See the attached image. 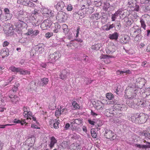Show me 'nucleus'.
<instances>
[{
    "label": "nucleus",
    "instance_id": "1",
    "mask_svg": "<svg viewBox=\"0 0 150 150\" xmlns=\"http://www.w3.org/2000/svg\"><path fill=\"white\" fill-rule=\"evenodd\" d=\"M139 91L135 85L128 86L126 89L125 93L126 96L129 99L135 98Z\"/></svg>",
    "mask_w": 150,
    "mask_h": 150
},
{
    "label": "nucleus",
    "instance_id": "2",
    "mask_svg": "<svg viewBox=\"0 0 150 150\" xmlns=\"http://www.w3.org/2000/svg\"><path fill=\"white\" fill-rule=\"evenodd\" d=\"M131 35L134 37L136 35H141V28L137 25H135L131 28L130 30Z\"/></svg>",
    "mask_w": 150,
    "mask_h": 150
},
{
    "label": "nucleus",
    "instance_id": "3",
    "mask_svg": "<svg viewBox=\"0 0 150 150\" xmlns=\"http://www.w3.org/2000/svg\"><path fill=\"white\" fill-rule=\"evenodd\" d=\"M61 56V54L58 51L52 54H50L48 57L49 62L53 63L58 59Z\"/></svg>",
    "mask_w": 150,
    "mask_h": 150
},
{
    "label": "nucleus",
    "instance_id": "4",
    "mask_svg": "<svg viewBox=\"0 0 150 150\" xmlns=\"http://www.w3.org/2000/svg\"><path fill=\"white\" fill-rule=\"evenodd\" d=\"M136 118L137 121V123L139 124L145 123L147 119L145 114L143 113H137L136 114Z\"/></svg>",
    "mask_w": 150,
    "mask_h": 150
},
{
    "label": "nucleus",
    "instance_id": "5",
    "mask_svg": "<svg viewBox=\"0 0 150 150\" xmlns=\"http://www.w3.org/2000/svg\"><path fill=\"white\" fill-rule=\"evenodd\" d=\"M53 23L52 22L48 19L44 21L40 25L41 28L43 30H46L50 28Z\"/></svg>",
    "mask_w": 150,
    "mask_h": 150
},
{
    "label": "nucleus",
    "instance_id": "6",
    "mask_svg": "<svg viewBox=\"0 0 150 150\" xmlns=\"http://www.w3.org/2000/svg\"><path fill=\"white\" fill-rule=\"evenodd\" d=\"M56 19L59 22H64L67 19V16L65 12L59 11L56 16Z\"/></svg>",
    "mask_w": 150,
    "mask_h": 150
},
{
    "label": "nucleus",
    "instance_id": "7",
    "mask_svg": "<svg viewBox=\"0 0 150 150\" xmlns=\"http://www.w3.org/2000/svg\"><path fill=\"white\" fill-rule=\"evenodd\" d=\"M145 80L143 78H138L136 79V83L138 86L137 88L138 91L140 93L141 91V89L145 85Z\"/></svg>",
    "mask_w": 150,
    "mask_h": 150
},
{
    "label": "nucleus",
    "instance_id": "8",
    "mask_svg": "<svg viewBox=\"0 0 150 150\" xmlns=\"http://www.w3.org/2000/svg\"><path fill=\"white\" fill-rule=\"evenodd\" d=\"M88 121L90 124L95 126L96 129H97V131H98V129H100V128H99V127H101L103 125L102 121L99 120L93 121L89 119L88 120Z\"/></svg>",
    "mask_w": 150,
    "mask_h": 150
},
{
    "label": "nucleus",
    "instance_id": "9",
    "mask_svg": "<svg viewBox=\"0 0 150 150\" xmlns=\"http://www.w3.org/2000/svg\"><path fill=\"white\" fill-rule=\"evenodd\" d=\"M54 7L57 10L59 11L64 10L66 8V4L64 2L62 1H59L57 4L54 6Z\"/></svg>",
    "mask_w": 150,
    "mask_h": 150
},
{
    "label": "nucleus",
    "instance_id": "10",
    "mask_svg": "<svg viewBox=\"0 0 150 150\" xmlns=\"http://www.w3.org/2000/svg\"><path fill=\"white\" fill-rule=\"evenodd\" d=\"M17 18L18 19V22L17 24L18 25L17 27H22L23 24H25L24 20V15L22 14H18V15L16 16Z\"/></svg>",
    "mask_w": 150,
    "mask_h": 150
},
{
    "label": "nucleus",
    "instance_id": "11",
    "mask_svg": "<svg viewBox=\"0 0 150 150\" xmlns=\"http://www.w3.org/2000/svg\"><path fill=\"white\" fill-rule=\"evenodd\" d=\"M70 74V72L68 70L65 69L62 70L59 75L60 78L62 80L66 79L67 77Z\"/></svg>",
    "mask_w": 150,
    "mask_h": 150
},
{
    "label": "nucleus",
    "instance_id": "12",
    "mask_svg": "<svg viewBox=\"0 0 150 150\" xmlns=\"http://www.w3.org/2000/svg\"><path fill=\"white\" fill-rule=\"evenodd\" d=\"M137 100L136 99H134V100H131L129 101V106L131 108L134 109H137L139 108V103H136L135 102Z\"/></svg>",
    "mask_w": 150,
    "mask_h": 150
},
{
    "label": "nucleus",
    "instance_id": "13",
    "mask_svg": "<svg viewBox=\"0 0 150 150\" xmlns=\"http://www.w3.org/2000/svg\"><path fill=\"white\" fill-rule=\"evenodd\" d=\"M50 140L48 145L50 149H52L54 147L55 144L57 143V141L54 136L50 137Z\"/></svg>",
    "mask_w": 150,
    "mask_h": 150
},
{
    "label": "nucleus",
    "instance_id": "14",
    "mask_svg": "<svg viewBox=\"0 0 150 150\" xmlns=\"http://www.w3.org/2000/svg\"><path fill=\"white\" fill-rule=\"evenodd\" d=\"M37 88V85L36 83L33 81H32L30 82L27 88L28 91H31L33 90H35Z\"/></svg>",
    "mask_w": 150,
    "mask_h": 150
},
{
    "label": "nucleus",
    "instance_id": "15",
    "mask_svg": "<svg viewBox=\"0 0 150 150\" xmlns=\"http://www.w3.org/2000/svg\"><path fill=\"white\" fill-rule=\"evenodd\" d=\"M113 134H114V133L110 129H106L104 134V136L106 138L110 139L112 135Z\"/></svg>",
    "mask_w": 150,
    "mask_h": 150
},
{
    "label": "nucleus",
    "instance_id": "16",
    "mask_svg": "<svg viewBox=\"0 0 150 150\" xmlns=\"http://www.w3.org/2000/svg\"><path fill=\"white\" fill-rule=\"evenodd\" d=\"M49 80L48 78H44L41 79L38 82V84L40 86H43L47 84Z\"/></svg>",
    "mask_w": 150,
    "mask_h": 150
},
{
    "label": "nucleus",
    "instance_id": "17",
    "mask_svg": "<svg viewBox=\"0 0 150 150\" xmlns=\"http://www.w3.org/2000/svg\"><path fill=\"white\" fill-rule=\"evenodd\" d=\"M59 120H57V121L55 120V121L54 122V120H50V126L52 127V125H51V124L53 123V127L54 128L57 129L59 127Z\"/></svg>",
    "mask_w": 150,
    "mask_h": 150
},
{
    "label": "nucleus",
    "instance_id": "18",
    "mask_svg": "<svg viewBox=\"0 0 150 150\" xmlns=\"http://www.w3.org/2000/svg\"><path fill=\"white\" fill-rule=\"evenodd\" d=\"M95 108L97 110H101L104 107V104L99 101H97L95 104Z\"/></svg>",
    "mask_w": 150,
    "mask_h": 150
},
{
    "label": "nucleus",
    "instance_id": "19",
    "mask_svg": "<svg viewBox=\"0 0 150 150\" xmlns=\"http://www.w3.org/2000/svg\"><path fill=\"white\" fill-rule=\"evenodd\" d=\"M124 21L125 22V23L126 27L131 26L134 22L133 20L129 18H125Z\"/></svg>",
    "mask_w": 150,
    "mask_h": 150
},
{
    "label": "nucleus",
    "instance_id": "20",
    "mask_svg": "<svg viewBox=\"0 0 150 150\" xmlns=\"http://www.w3.org/2000/svg\"><path fill=\"white\" fill-rule=\"evenodd\" d=\"M119 36V34L115 32L112 34H109L108 37L110 40H114L116 41L118 38Z\"/></svg>",
    "mask_w": 150,
    "mask_h": 150
},
{
    "label": "nucleus",
    "instance_id": "21",
    "mask_svg": "<svg viewBox=\"0 0 150 150\" xmlns=\"http://www.w3.org/2000/svg\"><path fill=\"white\" fill-rule=\"evenodd\" d=\"M101 13L102 16L101 17V22L103 24H104L107 21L108 18V15L107 14L104 13Z\"/></svg>",
    "mask_w": 150,
    "mask_h": 150
},
{
    "label": "nucleus",
    "instance_id": "22",
    "mask_svg": "<svg viewBox=\"0 0 150 150\" xmlns=\"http://www.w3.org/2000/svg\"><path fill=\"white\" fill-rule=\"evenodd\" d=\"M85 7V5H83L81 7V9L80 10L78 11V13L79 14V16L80 17V19L82 18L84 16L85 14V10H84V8L83 7Z\"/></svg>",
    "mask_w": 150,
    "mask_h": 150
},
{
    "label": "nucleus",
    "instance_id": "23",
    "mask_svg": "<svg viewBox=\"0 0 150 150\" xmlns=\"http://www.w3.org/2000/svg\"><path fill=\"white\" fill-rule=\"evenodd\" d=\"M9 97L10 98L11 101L13 103H16L19 100V98L16 96L10 95H9Z\"/></svg>",
    "mask_w": 150,
    "mask_h": 150
},
{
    "label": "nucleus",
    "instance_id": "24",
    "mask_svg": "<svg viewBox=\"0 0 150 150\" xmlns=\"http://www.w3.org/2000/svg\"><path fill=\"white\" fill-rule=\"evenodd\" d=\"M51 10L47 8H44L42 10V13L43 16L45 17H49V13H50Z\"/></svg>",
    "mask_w": 150,
    "mask_h": 150
},
{
    "label": "nucleus",
    "instance_id": "25",
    "mask_svg": "<svg viewBox=\"0 0 150 150\" xmlns=\"http://www.w3.org/2000/svg\"><path fill=\"white\" fill-rule=\"evenodd\" d=\"M8 49H4L1 50V56H2L3 58H4L6 57H7L9 53Z\"/></svg>",
    "mask_w": 150,
    "mask_h": 150
},
{
    "label": "nucleus",
    "instance_id": "26",
    "mask_svg": "<svg viewBox=\"0 0 150 150\" xmlns=\"http://www.w3.org/2000/svg\"><path fill=\"white\" fill-rule=\"evenodd\" d=\"M18 24H16L15 25L16 28H14L13 30V34H22V31L21 29V27H17Z\"/></svg>",
    "mask_w": 150,
    "mask_h": 150
},
{
    "label": "nucleus",
    "instance_id": "27",
    "mask_svg": "<svg viewBox=\"0 0 150 150\" xmlns=\"http://www.w3.org/2000/svg\"><path fill=\"white\" fill-rule=\"evenodd\" d=\"M120 11L118 10L115 12L114 14H112L111 15L112 21H115L117 17L118 16V15L120 14Z\"/></svg>",
    "mask_w": 150,
    "mask_h": 150
},
{
    "label": "nucleus",
    "instance_id": "28",
    "mask_svg": "<svg viewBox=\"0 0 150 150\" xmlns=\"http://www.w3.org/2000/svg\"><path fill=\"white\" fill-rule=\"evenodd\" d=\"M149 101L147 99H144L143 101H140L139 103V106L143 107L145 106L148 104Z\"/></svg>",
    "mask_w": 150,
    "mask_h": 150
},
{
    "label": "nucleus",
    "instance_id": "29",
    "mask_svg": "<svg viewBox=\"0 0 150 150\" xmlns=\"http://www.w3.org/2000/svg\"><path fill=\"white\" fill-rule=\"evenodd\" d=\"M102 47V44L101 43L97 44L92 45L91 48L93 50H98Z\"/></svg>",
    "mask_w": 150,
    "mask_h": 150
},
{
    "label": "nucleus",
    "instance_id": "30",
    "mask_svg": "<svg viewBox=\"0 0 150 150\" xmlns=\"http://www.w3.org/2000/svg\"><path fill=\"white\" fill-rule=\"evenodd\" d=\"M19 86V83L18 82H16L14 86L12 88V89L9 91L10 93H12V92H15L18 89V87Z\"/></svg>",
    "mask_w": 150,
    "mask_h": 150
},
{
    "label": "nucleus",
    "instance_id": "31",
    "mask_svg": "<svg viewBox=\"0 0 150 150\" xmlns=\"http://www.w3.org/2000/svg\"><path fill=\"white\" fill-rule=\"evenodd\" d=\"M84 10H85V13H86L87 14H91L94 12V11L93 8L92 7H90L87 8H84Z\"/></svg>",
    "mask_w": 150,
    "mask_h": 150
},
{
    "label": "nucleus",
    "instance_id": "32",
    "mask_svg": "<svg viewBox=\"0 0 150 150\" xmlns=\"http://www.w3.org/2000/svg\"><path fill=\"white\" fill-rule=\"evenodd\" d=\"M98 15L99 13H98L93 14L91 15V18L92 20H97L100 18V17Z\"/></svg>",
    "mask_w": 150,
    "mask_h": 150
},
{
    "label": "nucleus",
    "instance_id": "33",
    "mask_svg": "<svg viewBox=\"0 0 150 150\" xmlns=\"http://www.w3.org/2000/svg\"><path fill=\"white\" fill-rule=\"evenodd\" d=\"M18 72L20 74L22 75L29 74H30V72L29 71L20 68H19Z\"/></svg>",
    "mask_w": 150,
    "mask_h": 150
},
{
    "label": "nucleus",
    "instance_id": "34",
    "mask_svg": "<svg viewBox=\"0 0 150 150\" xmlns=\"http://www.w3.org/2000/svg\"><path fill=\"white\" fill-rule=\"evenodd\" d=\"M73 108V109L74 110L79 109L80 108V106L75 101H73L72 103Z\"/></svg>",
    "mask_w": 150,
    "mask_h": 150
},
{
    "label": "nucleus",
    "instance_id": "35",
    "mask_svg": "<svg viewBox=\"0 0 150 150\" xmlns=\"http://www.w3.org/2000/svg\"><path fill=\"white\" fill-rule=\"evenodd\" d=\"M125 106V105H124L122 104H120L119 103H118L117 104L114 105V107L115 108H116V109L119 110Z\"/></svg>",
    "mask_w": 150,
    "mask_h": 150
},
{
    "label": "nucleus",
    "instance_id": "36",
    "mask_svg": "<svg viewBox=\"0 0 150 150\" xmlns=\"http://www.w3.org/2000/svg\"><path fill=\"white\" fill-rule=\"evenodd\" d=\"M96 129V128H92L91 130V134L92 137L93 138H96V137L97 134L95 132Z\"/></svg>",
    "mask_w": 150,
    "mask_h": 150
},
{
    "label": "nucleus",
    "instance_id": "37",
    "mask_svg": "<svg viewBox=\"0 0 150 150\" xmlns=\"http://www.w3.org/2000/svg\"><path fill=\"white\" fill-rule=\"evenodd\" d=\"M9 69L13 72H18L19 68H17L13 66H12L10 67Z\"/></svg>",
    "mask_w": 150,
    "mask_h": 150
},
{
    "label": "nucleus",
    "instance_id": "38",
    "mask_svg": "<svg viewBox=\"0 0 150 150\" xmlns=\"http://www.w3.org/2000/svg\"><path fill=\"white\" fill-rule=\"evenodd\" d=\"M106 96L109 100H112L114 98V96L110 93H107L106 94Z\"/></svg>",
    "mask_w": 150,
    "mask_h": 150
},
{
    "label": "nucleus",
    "instance_id": "39",
    "mask_svg": "<svg viewBox=\"0 0 150 150\" xmlns=\"http://www.w3.org/2000/svg\"><path fill=\"white\" fill-rule=\"evenodd\" d=\"M15 28L13 27L12 25H11V26L8 27V29L7 28L6 30H7L8 33H12V34H13V30Z\"/></svg>",
    "mask_w": 150,
    "mask_h": 150
},
{
    "label": "nucleus",
    "instance_id": "40",
    "mask_svg": "<svg viewBox=\"0 0 150 150\" xmlns=\"http://www.w3.org/2000/svg\"><path fill=\"white\" fill-rule=\"evenodd\" d=\"M23 110L24 112L23 113V115L24 116H27L25 112H28L30 110L29 108L28 107H24L23 108Z\"/></svg>",
    "mask_w": 150,
    "mask_h": 150
},
{
    "label": "nucleus",
    "instance_id": "41",
    "mask_svg": "<svg viewBox=\"0 0 150 150\" xmlns=\"http://www.w3.org/2000/svg\"><path fill=\"white\" fill-rule=\"evenodd\" d=\"M129 70L124 71L118 70L117 71V74L118 75L121 74H123L124 73H129Z\"/></svg>",
    "mask_w": 150,
    "mask_h": 150
},
{
    "label": "nucleus",
    "instance_id": "42",
    "mask_svg": "<svg viewBox=\"0 0 150 150\" xmlns=\"http://www.w3.org/2000/svg\"><path fill=\"white\" fill-rule=\"evenodd\" d=\"M62 28L63 32L65 34L67 33L69 31L67 26L66 24H64L62 25Z\"/></svg>",
    "mask_w": 150,
    "mask_h": 150
},
{
    "label": "nucleus",
    "instance_id": "43",
    "mask_svg": "<svg viewBox=\"0 0 150 150\" xmlns=\"http://www.w3.org/2000/svg\"><path fill=\"white\" fill-rule=\"evenodd\" d=\"M146 130L140 131L139 132V135L142 137H144L145 138L146 136Z\"/></svg>",
    "mask_w": 150,
    "mask_h": 150
},
{
    "label": "nucleus",
    "instance_id": "44",
    "mask_svg": "<svg viewBox=\"0 0 150 150\" xmlns=\"http://www.w3.org/2000/svg\"><path fill=\"white\" fill-rule=\"evenodd\" d=\"M134 37V40L136 41H138L140 40L141 39L142 37V35H136L134 37Z\"/></svg>",
    "mask_w": 150,
    "mask_h": 150
},
{
    "label": "nucleus",
    "instance_id": "45",
    "mask_svg": "<svg viewBox=\"0 0 150 150\" xmlns=\"http://www.w3.org/2000/svg\"><path fill=\"white\" fill-rule=\"evenodd\" d=\"M6 15L5 14H3L2 15H1L0 16V20L1 21H6L7 20V18H6Z\"/></svg>",
    "mask_w": 150,
    "mask_h": 150
},
{
    "label": "nucleus",
    "instance_id": "46",
    "mask_svg": "<svg viewBox=\"0 0 150 150\" xmlns=\"http://www.w3.org/2000/svg\"><path fill=\"white\" fill-rule=\"evenodd\" d=\"M110 6V5L109 3H105L103 6V9L106 11H107L108 8H109Z\"/></svg>",
    "mask_w": 150,
    "mask_h": 150
},
{
    "label": "nucleus",
    "instance_id": "47",
    "mask_svg": "<svg viewBox=\"0 0 150 150\" xmlns=\"http://www.w3.org/2000/svg\"><path fill=\"white\" fill-rule=\"evenodd\" d=\"M66 8L67 11H71L72 10V6L71 4H66Z\"/></svg>",
    "mask_w": 150,
    "mask_h": 150
},
{
    "label": "nucleus",
    "instance_id": "48",
    "mask_svg": "<svg viewBox=\"0 0 150 150\" xmlns=\"http://www.w3.org/2000/svg\"><path fill=\"white\" fill-rule=\"evenodd\" d=\"M136 115L132 114V116H131V120L133 122H135L136 123H137V119L136 118Z\"/></svg>",
    "mask_w": 150,
    "mask_h": 150
},
{
    "label": "nucleus",
    "instance_id": "49",
    "mask_svg": "<svg viewBox=\"0 0 150 150\" xmlns=\"http://www.w3.org/2000/svg\"><path fill=\"white\" fill-rule=\"evenodd\" d=\"M44 45L43 44H40L38 46V50L41 49V53H42L44 51Z\"/></svg>",
    "mask_w": 150,
    "mask_h": 150
},
{
    "label": "nucleus",
    "instance_id": "50",
    "mask_svg": "<svg viewBox=\"0 0 150 150\" xmlns=\"http://www.w3.org/2000/svg\"><path fill=\"white\" fill-rule=\"evenodd\" d=\"M140 22L141 23V26L144 29L145 28L146 25L144 20L142 18L140 19Z\"/></svg>",
    "mask_w": 150,
    "mask_h": 150
},
{
    "label": "nucleus",
    "instance_id": "51",
    "mask_svg": "<svg viewBox=\"0 0 150 150\" xmlns=\"http://www.w3.org/2000/svg\"><path fill=\"white\" fill-rule=\"evenodd\" d=\"M61 114V108L60 109H58L56 110L55 113V115L56 116H59Z\"/></svg>",
    "mask_w": 150,
    "mask_h": 150
},
{
    "label": "nucleus",
    "instance_id": "52",
    "mask_svg": "<svg viewBox=\"0 0 150 150\" xmlns=\"http://www.w3.org/2000/svg\"><path fill=\"white\" fill-rule=\"evenodd\" d=\"M73 16L76 19H80V18L79 16V14L78 13V12H74L73 14Z\"/></svg>",
    "mask_w": 150,
    "mask_h": 150
},
{
    "label": "nucleus",
    "instance_id": "53",
    "mask_svg": "<svg viewBox=\"0 0 150 150\" xmlns=\"http://www.w3.org/2000/svg\"><path fill=\"white\" fill-rule=\"evenodd\" d=\"M26 115H27V116H24L25 117H27V119H31V118H30V117H31L32 115V112L30 111H29L28 112H27L26 113Z\"/></svg>",
    "mask_w": 150,
    "mask_h": 150
},
{
    "label": "nucleus",
    "instance_id": "54",
    "mask_svg": "<svg viewBox=\"0 0 150 150\" xmlns=\"http://www.w3.org/2000/svg\"><path fill=\"white\" fill-rule=\"evenodd\" d=\"M72 123L76 124L77 125H80L81 123V120L76 119L74 120V121L72 122Z\"/></svg>",
    "mask_w": 150,
    "mask_h": 150
},
{
    "label": "nucleus",
    "instance_id": "55",
    "mask_svg": "<svg viewBox=\"0 0 150 150\" xmlns=\"http://www.w3.org/2000/svg\"><path fill=\"white\" fill-rule=\"evenodd\" d=\"M146 95V96H149L150 95V88H148L146 89V91L144 93Z\"/></svg>",
    "mask_w": 150,
    "mask_h": 150
},
{
    "label": "nucleus",
    "instance_id": "56",
    "mask_svg": "<svg viewBox=\"0 0 150 150\" xmlns=\"http://www.w3.org/2000/svg\"><path fill=\"white\" fill-rule=\"evenodd\" d=\"M130 40V38L127 35L124 36L123 39V41L124 43L125 44L127 42V41Z\"/></svg>",
    "mask_w": 150,
    "mask_h": 150
},
{
    "label": "nucleus",
    "instance_id": "57",
    "mask_svg": "<svg viewBox=\"0 0 150 150\" xmlns=\"http://www.w3.org/2000/svg\"><path fill=\"white\" fill-rule=\"evenodd\" d=\"M28 41V39L27 38H22L19 40V42L21 43H24Z\"/></svg>",
    "mask_w": 150,
    "mask_h": 150
},
{
    "label": "nucleus",
    "instance_id": "58",
    "mask_svg": "<svg viewBox=\"0 0 150 150\" xmlns=\"http://www.w3.org/2000/svg\"><path fill=\"white\" fill-rule=\"evenodd\" d=\"M73 42H74L71 40V41L67 43H66L67 46L69 47H72V46H74L73 45Z\"/></svg>",
    "mask_w": 150,
    "mask_h": 150
},
{
    "label": "nucleus",
    "instance_id": "59",
    "mask_svg": "<svg viewBox=\"0 0 150 150\" xmlns=\"http://www.w3.org/2000/svg\"><path fill=\"white\" fill-rule=\"evenodd\" d=\"M53 24L54 25L55 29L59 30V29L61 27V26L59 24V23H54Z\"/></svg>",
    "mask_w": 150,
    "mask_h": 150
},
{
    "label": "nucleus",
    "instance_id": "60",
    "mask_svg": "<svg viewBox=\"0 0 150 150\" xmlns=\"http://www.w3.org/2000/svg\"><path fill=\"white\" fill-rule=\"evenodd\" d=\"M40 21L38 20L33 22L32 24L34 26H38L40 24Z\"/></svg>",
    "mask_w": 150,
    "mask_h": 150
},
{
    "label": "nucleus",
    "instance_id": "61",
    "mask_svg": "<svg viewBox=\"0 0 150 150\" xmlns=\"http://www.w3.org/2000/svg\"><path fill=\"white\" fill-rule=\"evenodd\" d=\"M33 30L32 28H29L28 30V33H26L27 35H30L33 33Z\"/></svg>",
    "mask_w": 150,
    "mask_h": 150
},
{
    "label": "nucleus",
    "instance_id": "62",
    "mask_svg": "<svg viewBox=\"0 0 150 150\" xmlns=\"http://www.w3.org/2000/svg\"><path fill=\"white\" fill-rule=\"evenodd\" d=\"M13 79L14 77L13 76L9 78L8 80V82H7L5 85V86H7L9 83H11V82L13 80Z\"/></svg>",
    "mask_w": 150,
    "mask_h": 150
},
{
    "label": "nucleus",
    "instance_id": "63",
    "mask_svg": "<svg viewBox=\"0 0 150 150\" xmlns=\"http://www.w3.org/2000/svg\"><path fill=\"white\" fill-rule=\"evenodd\" d=\"M150 10V4H148L145 7L144 11L145 12H148Z\"/></svg>",
    "mask_w": 150,
    "mask_h": 150
},
{
    "label": "nucleus",
    "instance_id": "64",
    "mask_svg": "<svg viewBox=\"0 0 150 150\" xmlns=\"http://www.w3.org/2000/svg\"><path fill=\"white\" fill-rule=\"evenodd\" d=\"M68 143L66 141L62 142V146L65 148L67 147L68 146Z\"/></svg>",
    "mask_w": 150,
    "mask_h": 150
}]
</instances>
